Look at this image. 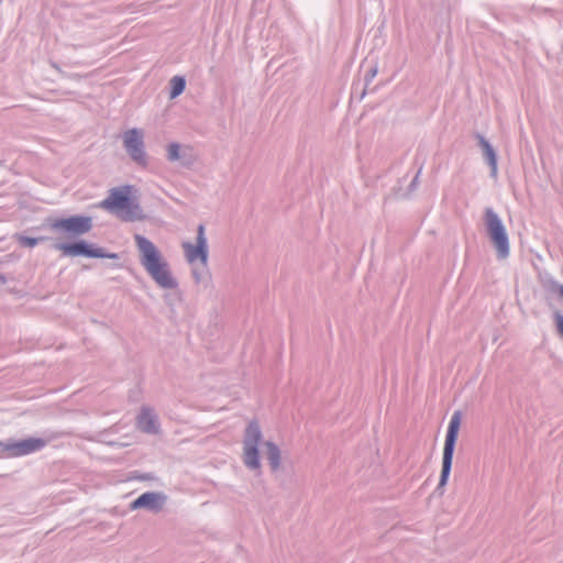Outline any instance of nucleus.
Returning a JSON list of instances; mask_svg holds the SVG:
<instances>
[{"instance_id":"obj_12","label":"nucleus","mask_w":563,"mask_h":563,"mask_svg":"<svg viewBox=\"0 0 563 563\" xmlns=\"http://www.w3.org/2000/svg\"><path fill=\"white\" fill-rule=\"evenodd\" d=\"M159 431V423L156 415L151 410H143V432L156 434Z\"/></svg>"},{"instance_id":"obj_19","label":"nucleus","mask_w":563,"mask_h":563,"mask_svg":"<svg viewBox=\"0 0 563 563\" xmlns=\"http://www.w3.org/2000/svg\"><path fill=\"white\" fill-rule=\"evenodd\" d=\"M141 507V496L134 499L131 504L132 509H137Z\"/></svg>"},{"instance_id":"obj_22","label":"nucleus","mask_w":563,"mask_h":563,"mask_svg":"<svg viewBox=\"0 0 563 563\" xmlns=\"http://www.w3.org/2000/svg\"><path fill=\"white\" fill-rule=\"evenodd\" d=\"M0 279H1V283H4V282H5V279H4V277H3V276H0Z\"/></svg>"},{"instance_id":"obj_1","label":"nucleus","mask_w":563,"mask_h":563,"mask_svg":"<svg viewBox=\"0 0 563 563\" xmlns=\"http://www.w3.org/2000/svg\"><path fill=\"white\" fill-rule=\"evenodd\" d=\"M143 268L161 289H177L178 279L169 262L151 241L145 239H143Z\"/></svg>"},{"instance_id":"obj_3","label":"nucleus","mask_w":563,"mask_h":563,"mask_svg":"<svg viewBox=\"0 0 563 563\" xmlns=\"http://www.w3.org/2000/svg\"><path fill=\"white\" fill-rule=\"evenodd\" d=\"M461 421H462V415L460 411H455L451 420L449 422L445 441H444V448H443V459H442V471L441 476L439 481V487H444L448 483L452 461H453V454H454V448L456 443V439L459 435V431L461 428Z\"/></svg>"},{"instance_id":"obj_9","label":"nucleus","mask_w":563,"mask_h":563,"mask_svg":"<svg viewBox=\"0 0 563 563\" xmlns=\"http://www.w3.org/2000/svg\"><path fill=\"white\" fill-rule=\"evenodd\" d=\"M54 249L58 250L63 253L64 256H79L84 255L87 257H104L102 249L93 247L87 244L85 241H79L76 243H55Z\"/></svg>"},{"instance_id":"obj_18","label":"nucleus","mask_w":563,"mask_h":563,"mask_svg":"<svg viewBox=\"0 0 563 563\" xmlns=\"http://www.w3.org/2000/svg\"><path fill=\"white\" fill-rule=\"evenodd\" d=\"M555 323L558 328V332L563 336V316L558 313L555 314Z\"/></svg>"},{"instance_id":"obj_10","label":"nucleus","mask_w":563,"mask_h":563,"mask_svg":"<svg viewBox=\"0 0 563 563\" xmlns=\"http://www.w3.org/2000/svg\"><path fill=\"white\" fill-rule=\"evenodd\" d=\"M123 145L125 151L134 161H141V136L137 129L128 130L123 134Z\"/></svg>"},{"instance_id":"obj_14","label":"nucleus","mask_w":563,"mask_h":563,"mask_svg":"<svg viewBox=\"0 0 563 563\" xmlns=\"http://www.w3.org/2000/svg\"><path fill=\"white\" fill-rule=\"evenodd\" d=\"M481 145L483 147L485 156L487 157V159L489 162V165L493 168V172L495 173L497 169V158H496L495 151L493 150L490 144L487 141H485L484 139L481 140Z\"/></svg>"},{"instance_id":"obj_7","label":"nucleus","mask_w":563,"mask_h":563,"mask_svg":"<svg viewBox=\"0 0 563 563\" xmlns=\"http://www.w3.org/2000/svg\"><path fill=\"white\" fill-rule=\"evenodd\" d=\"M49 228L54 232H66L70 236H79L91 230L92 219L86 216L54 219L51 221Z\"/></svg>"},{"instance_id":"obj_5","label":"nucleus","mask_w":563,"mask_h":563,"mask_svg":"<svg viewBox=\"0 0 563 563\" xmlns=\"http://www.w3.org/2000/svg\"><path fill=\"white\" fill-rule=\"evenodd\" d=\"M47 441L41 438L0 441V459L24 456L45 448Z\"/></svg>"},{"instance_id":"obj_21","label":"nucleus","mask_w":563,"mask_h":563,"mask_svg":"<svg viewBox=\"0 0 563 563\" xmlns=\"http://www.w3.org/2000/svg\"><path fill=\"white\" fill-rule=\"evenodd\" d=\"M559 292L563 296V286L559 288Z\"/></svg>"},{"instance_id":"obj_16","label":"nucleus","mask_w":563,"mask_h":563,"mask_svg":"<svg viewBox=\"0 0 563 563\" xmlns=\"http://www.w3.org/2000/svg\"><path fill=\"white\" fill-rule=\"evenodd\" d=\"M20 244L27 246V247H34L38 244V242L44 241L45 238H30L25 235H18L16 236Z\"/></svg>"},{"instance_id":"obj_11","label":"nucleus","mask_w":563,"mask_h":563,"mask_svg":"<svg viewBox=\"0 0 563 563\" xmlns=\"http://www.w3.org/2000/svg\"><path fill=\"white\" fill-rule=\"evenodd\" d=\"M166 497L162 494H143V507L152 510H159L164 506Z\"/></svg>"},{"instance_id":"obj_15","label":"nucleus","mask_w":563,"mask_h":563,"mask_svg":"<svg viewBox=\"0 0 563 563\" xmlns=\"http://www.w3.org/2000/svg\"><path fill=\"white\" fill-rule=\"evenodd\" d=\"M185 79L180 76H175L170 80V98L174 99L179 96L185 89Z\"/></svg>"},{"instance_id":"obj_2","label":"nucleus","mask_w":563,"mask_h":563,"mask_svg":"<svg viewBox=\"0 0 563 563\" xmlns=\"http://www.w3.org/2000/svg\"><path fill=\"white\" fill-rule=\"evenodd\" d=\"M131 186L112 188L108 197L99 203V207L123 221H133L137 218V202Z\"/></svg>"},{"instance_id":"obj_20","label":"nucleus","mask_w":563,"mask_h":563,"mask_svg":"<svg viewBox=\"0 0 563 563\" xmlns=\"http://www.w3.org/2000/svg\"><path fill=\"white\" fill-rule=\"evenodd\" d=\"M134 240H135V243H136L137 247L141 249V235L140 234H135Z\"/></svg>"},{"instance_id":"obj_13","label":"nucleus","mask_w":563,"mask_h":563,"mask_svg":"<svg viewBox=\"0 0 563 563\" xmlns=\"http://www.w3.org/2000/svg\"><path fill=\"white\" fill-rule=\"evenodd\" d=\"M267 459L273 470H277L280 465V451L278 446L271 441L264 443Z\"/></svg>"},{"instance_id":"obj_17","label":"nucleus","mask_w":563,"mask_h":563,"mask_svg":"<svg viewBox=\"0 0 563 563\" xmlns=\"http://www.w3.org/2000/svg\"><path fill=\"white\" fill-rule=\"evenodd\" d=\"M179 145L178 144H170L168 147H167V155H168V158L170 161H177L180 156H179Z\"/></svg>"},{"instance_id":"obj_4","label":"nucleus","mask_w":563,"mask_h":563,"mask_svg":"<svg viewBox=\"0 0 563 563\" xmlns=\"http://www.w3.org/2000/svg\"><path fill=\"white\" fill-rule=\"evenodd\" d=\"M262 430L257 421H250L243 437V462L251 470L261 467L260 444L262 442Z\"/></svg>"},{"instance_id":"obj_8","label":"nucleus","mask_w":563,"mask_h":563,"mask_svg":"<svg viewBox=\"0 0 563 563\" xmlns=\"http://www.w3.org/2000/svg\"><path fill=\"white\" fill-rule=\"evenodd\" d=\"M181 246L185 257L189 264H200L203 267L207 266L208 242L205 234V227L202 224L198 227L196 243L184 242Z\"/></svg>"},{"instance_id":"obj_6","label":"nucleus","mask_w":563,"mask_h":563,"mask_svg":"<svg viewBox=\"0 0 563 563\" xmlns=\"http://www.w3.org/2000/svg\"><path fill=\"white\" fill-rule=\"evenodd\" d=\"M485 221L489 238L497 250L498 256L506 258L509 254V241L501 220L492 209H487L485 211Z\"/></svg>"}]
</instances>
